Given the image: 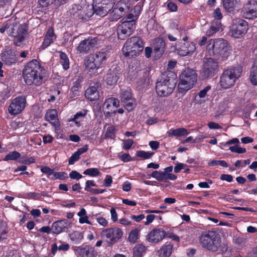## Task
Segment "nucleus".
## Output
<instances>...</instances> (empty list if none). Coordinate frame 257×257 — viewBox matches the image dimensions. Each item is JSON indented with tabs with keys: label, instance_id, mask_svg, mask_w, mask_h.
<instances>
[{
	"label": "nucleus",
	"instance_id": "1",
	"mask_svg": "<svg viewBox=\"0 0 257 257\" xmlns=\"http://www.w3.org/2000/svg\"><path fill=\"white\" fill-rule=\"evenodd\" d=\"M45 69L36 60H33L25 66L23 75L25 83L28 85L39 86L43 82V72Z\"/></svg>",
	"mask_w": 257,
	"mask_h": 257
},
{
	"label": "nucleus",
	"instance_id": "2",
	"mask_svg": "<svg viewBox=\"0 0 257 257\" xmlns=\"http://www.w3.org/2000/svg\"><path fill=\"white\" fill-rule=\"evenodd\" d=\"M141 5L136 6L134 7V14L131 12L122 19L121 23L117 28L118 39L124 40L134 32L136 21L141 12Z\"/></svg>",
	"mask_w": 257,
	"mask_h": 257
},
{
	"label": "nucleus",
	"instance_id": "3",
	"mask_svg": "<svg viewBox=\"0 0 257 257\" xmlns=\"http://www.w3.org/2000/svg\"><path fill=\"white\" fill-rule=\"evenodd\" d=\"M202 247L211 252L221 251V239L219 233L213 230L202 231L198 237Z\"/></svg>",
	"mask_w": 257,
	"mask_h": 257
},
{
	"label": "nucleus",
	"instance_id": "4",
	"mask_svg": "<svg viewBox=\"0 0 257 257\" xmlns=\"http://www.w3.org/2000/svg\"><path fill=\"white\" fill-rule=\"evenodd\" d=\"M177 82L175 74L171 71L164 73L158 80L156 91L160 96H166L170 94L174 90Z\"/></svg>",
	"mask_w": 257,
	"mask_h": 257
},
{
	"label": "nucleus",
	"instance_id": "5",
	"mask_svg": "<svg viewBox=\"0 0 257 257\" xmlns=\"http://www.w3.org/2000/svg\"><path fill=\"white\" fill-rule=\"evenodd\" d=\"M207 49L210 55L218 59L224 60L230 55V46L227 42L223 39L210 40L207 46Z\"/></svg>",
	"mask_w": 257,
	"mask_h": 257
},
{
	"label": "nucleus",
	"instance_id": "6",
	"mask_svg": "<svg viewBox=\"0 0 257 257\" xmlns=\"http://www.w3.org/2000/svg\"><path fill=\"white\" fill-rule=\"evenodd\" d=\"M242 67L239 66L231 67L225 70L220 78V84L223 89H228L234 85L241 76Z\"/></svg>",
	"mask_w": 257,
	"mask_h": 257
},
{
	"label": "nucleus",
	"instance_id": "7",
	"mask_svg": "<svg viewBox=\"0 0 257 257\" xmlns=\"http://www.w3.org/2000/svg\"><path fill=\"white\" fill-rule=\"evenodd\" d=\"M144 48V44L139 37H132L125 42L122 49L125 57L133 58L140 55Z\"/></svg>",
	"mask_w": 257,
	"mask_h": 257
},
{
	"label": "nucleus",
	"instance_id": "8",
	"mask_svg": "<svg viewBox=\"0 0 257 257\" xmlns=\"http://www.w3.org/2000/svg\"><path fill=\"white\" fill-rule=\"evenodd\" d=\"M110 55V51L108 50L100 51L94 54L90 55L85 60V67L89 70L94 71V73H96L98 69L103 67L106 60Z\"/></svg>",
	"mask_w": 257,
	"mask_h": 257
},
{
	"label": "nucleus",
	"instance_id": "9",
	"mask_svg": "<svg viewBox=\"0 0 257 257\" xmlns=\"http://www.w3.org/2000/svg\"><path fill=\"white\" fill-rule=\"evenodd\" d=\"M197 80V74L193 69L186 68L180 76L178 85L179 92L184 93L193 87Z\"/></svg>",
	"mask_w": 257,
	"mask_h": 257
},
{
	"label": "nucleus",
	"instance_id": "10",
	"mask_svg": "<svg viewBox=\"0 0 257 257\" xmlns=\"http://www.w3.org/2000/svg\"><path fill=\"white\" fill-rule=\"evenodd\" d=\"M219 71L218 62L212 58H205L203 60L202 74L205 78L213 77Z\"/></svg>",
	"mask_w": 257,
	"mask_h": 257
},
{
	"label": "nucleus",
	"instance_id": "11",
	"mask_svg": "<svg viewBox=\"0 0 257 257\" xmlns=\"http://www.w3.org/2000/svg\"><path fill=\"white\" fill-rule=\"evenodd\" d=\"M248 30V23L242 19L235 20L231 27L232 36L236 38L242 37Z\"/></svg>",
	"mask_w": 257,
	"mask_h": 257
},
{
	"label": "nucleus",
	"instance_id": "12",
	"mask_svg": "<svg viewBox=\"0 0 257 257\" xmlns=\"http://www.w3.org/2000/svg\"><path fill=\"white\" fill-rule=\"evenodd\" d=\"M89 9L88 6H82L80 5L75 4L72 6V8L70 10L71 15L73 18L76 19H83L85 17H90L91 12L88 13Z\"/></svg>",
	"mask_w": 257,
	"mask_h": 257
},
{
	"label": "nucleus",
	"instance_id": "13",
	"mask_svg": "<svg viewBox=\"0 0 257 257\" xmlns=\"http://www.w3.org/2000/svg\"><path fill=\"white\" fill-rule=\"evenodd\" d=\"M25 97L19 96L15 98L9 107V112L11 115H17L21 113L26 106Z\"/></svg>",
	"mask_w": 257,
	"mask_h": 257
},
{
	"label": "nucleus",
	"instance_id": "14",
	"mask_svg": "<svg viewBox=\"0 0 257 257\" xmlns=\"http://www.w3.org/2000/svg\"><path fill=\"white\" fill-rule=\"evenodd\" d=\"M242 15L244 18L251 19L257 17V2L249 0L242 9Z\"/></svg>",
	"mask_w": 257,
	"mask_h": 257
},
{
	"label": "nucleus",
	"instance_id": "15",
	"mask_svg": "<svg viewBox=\"0 0 257 257\" xmlns=\"http://www.w3.org/2000/svg\"><path fill=\"white\" fill-rule=\"evenodd\" d=\"M77 257H96L97 252L93 247L89 245L73 246Z\"/></svg>",
	"mask_w": 257,
	"mask_h": 257
},
{
	"label": "nucleus",
	"instance_id": "16",
	"mask_svg": "<svg viewBox=\"0 0 257 257\" xmlns=\"http://www.w3.org/2000/svg\"><path fill=\"white\" fill-rule=\"evenodd\" d=\"M101 235L108 239L111 241H116L118 240L122 235L121 230L118 228H110L104 229L101 233Z\"/></svg>",
	"mask_w": 257,
	"mask_h": 257
},
{
	"label": "nucleus",
	"instance_id": "17",
	"mask_svg": "<svg viewBox=\"0 0 257 257\" xmlns=\"http://www.w3.org/2000/svg\"><path fill=\"white\" fill-rule=\"evenodd\" d=\"M97 44L95 38H89L82 41L77 47V50L80 53L86 54Z\"/></svg>",
	"mask_w": 257,
	"mask_h": 257
},
{
	"label": "nucleus",
	"instance_id": "18",
	"mask_svg": "<svg viewBox=\"0 0 257 257\" xmlns=\"http://www.w3.org/2000/svg\"><path fill=\"white\" fill-rule=\"evenodd\" d=\"M72 226V223L66 219H61L54 222L52 225L53 233L58 234L65 231Z\"/></svg>",
	"mask_w": 257,
	"mask_h": 257
},
{
	"label": "nucleus",
	"instance_id": "19",
	"mask_svg": "<svg viewBox=\"0 0 257 257\" xmlns=\"http://www.w3.org/2000/svg\"><path fill=\"white\" fill-rule=\"evenodd\" d=\"M120 75L119 67L112 66L108 71L105 77V81L107 85L112 86L116 83Z\"/></svg>",
	"mask_w": 257,
	"mask_h": 257
},
{
	"label": "nucleus",
	"instance_id": "20",
	"mask_svg": "<svg viewBox=\"0 0 257 257\" xmlns=\"http://www.w3.org/2000/svg\"><path fill=\"white\" fill-rule=\"evenodd\" d=\"M165 238V230L162 228L152 230L147 235L148 240L151 243H158Z\"/></svg>",
	"mask_w": 257,
	"mask_h": 257
},
{
	"label": "nucleus",
	"instance_id": "21",
	"mask_svg": "<svg viewBox=\"0 0 257 257\" xmlns=\"http://www.w3.org/2000/svg\"><path fill=\"white\" fill-rule=\"evenodd\" d=\"M56 39V36L54 33L53 28L52 27L49 28L45 36L41 47L43 49L46 48L53 43Z\"/></svg>",
	"mask_w": 257,
	"mask_h": 257
},
{
	"label": "nucleus",
	"instance_id": "22",
	"mask_svg": "<svg viewBox=\"0 0 257 257\" xmlns=\"http://www.w3.org/2000/svg\"><path fill=\"white\" fill-rule=\"evenodd\" d=\"M165 42L162 38H156L154 42V51L156 57H160L165 51Z\"/></svg>",
	"mask_w": 257,
	"mask_h": 257
},
{
	"label": "nucleus",
	"instance_id": "23",
	"mask_svg": "<svg viewBox=\"0 0 257 257\" xmlns=\"http://www.w3.org/2000/svg\"><path fill=\"white\" fill-rule=\"evenodd\" d=\"M196 49L195 45L193 42L184 43L178 50V53L181 56H187L192 54Z\"/></svg>",
	"mask_w": 257,
	"mask_h": 257
},
{
	"label": "nucleus",
	"instance_id": "24",
	"mask_svg": "<svg viewBox=\"0 0 257 257\" xmlns=\"http://www.w3.org/2000/svg\"><path fill=\"white\" fill-rule=\"evenodd\" d=\"M98 87V84H96V86H92L88 87L85 92V97L90 101L98 99L99 97Z\"/></svg>",
	"mask_w": 257,
	"mask_h": 257
},
{
	"label": "nucleus",
	"instance_id": "25",
	"mask_svg": "<svg viewBox=\"0 0 257 257\" xmlns=\"http://www.w3.org/2000/svg\"><path fill=\"white\" fill-rule=\"evenodd\" d=\"M174 245L171 242H166L158 251L160 257H170L172 253Z\"/></svg>",
	"mask_w": 257,
	"mask_h": 257
},
{
	"label": "nucleus",
	"instance_id": "26",
	"mask_svg": "<svg viewBox=\"0 0 257 257\" xmlns=\"http://www.w3.org/2000/svg\"><path fill=\"white\" fill-rule=\"evenodd\" d=\"M102 6H103L102 4H96L95 2L93 1L92 7L93 12L92 13H91V15L93 13H95L97 15L101 17L106 16L111 10L106 7H103Z\"/></svg>",
	"mask_w": 257,
	"mask_h": 257
},
{
	"label": "nucleus",
	"instance_id": "27",
	"mask_svg": "<svg viewBox=\"0 0 257 257\" xmlns=\"http://www.w3.org/2000/svg\"><path fill=\"white\" fill-rule=\"evenodd\" d=\"M45 119L49 121L55 127H59L58 119L57 118V113L56 110L51 109L48 110L45 114Z\"/></svg>",
	"mask_w": 257,
	"mask_h": 257
},
{
	"label": "nucleus",
	"instance_id": "28",
	"mask_svg": "<svg viewBox=\"0 0 257 257\" xmlns=\"http://www.w3.org/2000/svg\"><path fill=\"white\" fill-rule=\"evenodd\" d=\"M189 134L187 130L185 128H178L177 129H171L167 132L169 137H182L187 136Z\"/></svg>",
	"mask_w": 257,
	"mask_h": 257
},
{
	"label": "nucleus",
	"instance_id": "29",
	"mask_svg": "<svg viewBox=\"0 0 257 257\" xmlns=\"http://www.w3.org/2000/svg\"><path fill=\"white\" fill-rule=\"evenodd\" d=\"M58 243H61L59 245H57V243H53L51 245V252L55 255L58 249L59 250L67 251L69 249V245L68 243H62V241L59 240Z\"/></svg>",
	"mask_w": 257,
	"mask_h": 257
},
{
	"label": "nucleus",
	"instance_id": "30",
	"mask_svg": "<svg viewBox=\"0 0 257 257\" xmlns=\"http://www.w3.org/2000/svg\"><path fill=\"white\" fill-rule=\"evenodd\" d=\"M104 106L106 108L109 110L111 105L115 107H118L119 106V101L118 99L114 97H110L106 99L104 102Z\"/></svg>",
	"mask_w": 257,
	"mask_h": 257
},
{
	"label": "nucleus",
	"instance_id": "31",
	"mask_svg": "<svg viewBox=\"0 0 257 257\" xmlns=\"http://www.w3.org/2000/svg\"><path fill=\"white\" fill-rule=\"evenodd\" d=\"M69 237L71 241L76 243H80L83 238L82 233L78 231H73Z\"/></svg>",
	"mask_w": 257,
	"mask_h": 257
},
{
	"label": "nucleus",
	"instance_id": "32",
	"mask_svg": "<svg viewBox=\"0 0 257 257\" xmlns=\"http://www.w3.org/2000/svg\"><path fill=\"white\" fill-rule=\"evenodd\" d=\"M60 63L62 65L64 70H67L69 68V60L67 55L61 52L60 53Z\"/></svg>",
	"mask_w": 257,
	"mask_h": 257
},
{
	"label": "nucleus",
	"instance_id": "33",
	"mask_svg": "<svg viewBox=\"0 0 257 257\" xmlns=\"http://www.w3.org/2000/svg\"><path fill=\"white\" fill-rule=\"evenodd\" d=\"M249 80L252 85H257V65H255V64L251 69Z\"/></svg>",
	"mask_w": 257,
	"mask_h": 257
},
{
	"label": "nucleus",
	"instance_id": "34",
	"mask_svg": "<svg viewBox=\"0 0 257 257\" xmlns=\"http://www.w3.org/2000/svg\"><path fill=\"white\" fill-rule=\"evenodd\" d=\"M221 23L219 21L212 23L210 28L207 31V35L209 36L213 35L219 31Z\"/></svg>",
	"mask_w": 257,
	"mask_h": 257
},
{
	"label": "nucleus",
	"instance_id": "35",
	"mask_svg": "<svg viewBox=\"0 0 257 257\" xmlns=\"http://www.w3.org/2000/svg\"><path fill=\"white\" fill-rule=\"evenodd\" d=\"M146 249L145 246L138 244L134 248V257H142Z\"/></svg>",
	"mask_w": 257,
	"mask_h": 257
},
{
	"label": "nucleus",
	"instance_id": "36",
	"mask_svg": "<svg viewBox=\"0 0 257 257\" xmlns=\"http://www.w3.org/2000/svg\"><path fill=\"white\" fill-rule=\"evenodd\" d=\"M139 230L135 228L132 230L129 234L128 240L132 243H135L139 238Z\"/></svg>",
	"mask_w": 257,
	"mask_h": 257
},
{
	"label": "nucleus",
	"instance_id": "37",
	"mask_svg": "<svg viewBox=\"0 0 257 257\" xmlns=\"http://www.w3.org/2000/svg\"><path fill=\"white\" fill-rule=\"evenodd\" d=\"M120 98L122 102H126V101L132 99V92L130 89L123 91L120 94Z\"/></svg>",
	"mask_w": 257,
	"mask_h": 257
},
{
	"label": "nucleus",
	"instance_id": "38",
	"mask_svg": "<svg viewBox=\"0 0 257 257\" xmlns=\"http://www.w3.org/2000/svg\"><path fill=\"white\" fill-rule=\"evenodd\" d=\"M151 176L159 181L162 182L166 180V174L163 172L155 171L152 173Z\"/></svg>",
	"mask_w": 257,
	"mask_h": 257
},
{
	"label": "nucleus",
	"instance_id": "39",
	"mask_svg": "<svg viewBox=\"0 0 257 257\" xmlns=\"http://www.w3.org/2000/svg\"><path fill=\"white\" fill-rule=\"evenodd\" d=\"M20 156L21 154L18 152L13 151L7 154L4 159V161L16 160Z\"/></svg>",
	"mask_w": 257,
	"mask_h": 257
},
{
	"label": "nucleus",
	"instance_id": "40",
	"mask_svg": "<svg viewBox=\"0 0 257 257\" xmlns=\"http://www.w3.org/2000/svg\"><path fill=\"white\" fill-rule=\"evenodd\" d=\"M115 0H93L96 4H101L105 7L111 10L115 3Z\"/></svg>",
	"mask_w": 257,
	"mask_h": 257
},
{
	"label": "nucleus",
	"instance_id": "41",
	"mask_svg": "<svg viewBox=\"0 0 257 257\" xmlns=\"http://www.w3.org/2000/svg\"><path fill=\"white\" fill-rule=\"evenodd\" d=\"M10 54L8 53V55L5 58V61L6 64L8 65H11L16 62V55L14 52L10 51Z\"/></svg>",
	"mask_w": 257,
	"mask_h": 257
},
{
	"label": "nucleus",
	"instance_id": "42",
	"mask_svg": "<svg viewBox=\"0 0 257 257\" xmlns=\"http://www.w3.org/2000/svg\"><path fill=\"white\" fill-rule=\"evenodd\" d=\"M154 154L153 152L139 151L137 152L136 156L140 158H143L144 159H148L151 158L153 156Z\"/></svg>",
	"mask_w": 257,
	"mask_h": 257
},
{
	"label": "nucleus",
	"instance_id": "43",
	"mask_svg": "<svg viewBox=\"0 0 257 257\" xmlns=\"http://www.w3.org/2000/svg\"><path fill=\"white\" fill-rule=\"evenodd\" d=\"M133 0H120L117 3L120 6L124 8V10L126 12L128 11L132 4Z\"/></svg>",
	"mask_w": 257,
	"mask_h": 257
},
{
	"label": "nucleus",
	"instance_id": "44",
	"mask_svg": "<svg viewBox=\"0 0 257 257\" xmlns=\"http://www.w3.org/2000/svg\"><path fill=\"white\" fill-rule=\"evenodd\" d=\"M208 166H215L217 165L221 166L223 167H228V164L223 160H212L208 163Z\"/></svg>",
	"mask_w": 257,
	"mask_h": 257
},
{
	"label": "nucleus",
	"instance_id": "45",
	"mask_svg": "<svg viewBox=\"0 0 257 257\" xmlns=\"http://www.w3.org/2000/svg\"><path fill=\"white\" fill-rule=\"evenodd\" d=\"M99 173L97 168H89L85 170L83 174L92 177H95L98 175Z\"/></svg>",
	"mask_w": 257,
	"mask_h": 257
},
{
	"label": "nucleus",
	"instance_id": "46",
	"mask_svg": "<svg viewBox=\"0 0 257 257\" xmlns=\"http://www.w3.org/2000/svg\"><path fill=\"white\" fill-rule=\"evenodd\" d=\"M124 108L128 111H131L135 108V101L132 98L130 100L126 101V102H122Z\"/></svg>",
	"mask_w": 257,
	"mask_h": 257
},
{
	"label": "nucleus",
	"instance_id": "47",
	"mask_svg": "<svg viewBox=\"0 0 257 257\" xmlns=\"http://www.w3.org/2000/svg\"><path fill=\"white\" fill-rule=\"evenodd\" d=\"M67 178V173L65 172H54L53 176L51 177V179L52 180H55L56 179H59L61 180H64L65 178Z\"/></svg>",
	"mask_w": 257,
	"mask_h": 257
},
{
	"label": "nucleus",
	"instance_id": "48",
	"mask_svg": "<svg viewBox=\"0 0 257 257\" xmlns=\"http://www.w3.org/2000/svg\"><path fill=\"white\" fill-rule=\"evenodd\" d=\"M222 2L224 8L228 11H231L234 6V0H222Z\"/></svg>",
	"mask_w": 257,
	"mask_h": 257
},
{
	"label": "nucleus",
	"instance_id": "49",
	"mask_svg": "<svg viewBox=\"0 0 257 257\" xmlns=\"http://www.w3.org/2000/svg\"><path fill=\"white\" fill-rule=\"evenodd\" d=\"M25 40V37L24 35H17V36H15V39L14 40V43L15 45L18 46H20L23 42Z\"/></svg>",
	"mask_w": 257,
	"mask_h": 257
},
{
	"label": "nucleus",
	"instance_id": "50",
	"mask_svg": "<svg viewBox=\"0 0 257 257\" xmlns=\"http://www.w3.org/2000/svg\"><path fill=\"white\" fill-rule=\"evenodd\" d=\"M133 144L134 141L133 140L127 139L123 141L122 147L124 150H127L131 148Z\"/></svg>",
	"mask_w": 257,
	"mask_h": 257
},
{
	"label": "nucleus",
	"instance_id": "51",
	"mask_svg": "<svg viewBox=\"0 0 257 257\" xmlns=\"http://www.w3.org/2000/svg\"><path fill=\"white\" fill-rule=\"evenodd\" d=\"M115 127L111 125L107 128V131L105 134L106 138H112L114 136Z\"/></svg>",
	"mask_w": 257,
	"mask_h": 257
},
{
	"label": "nucleus",
	"instance_id": "52",
	"mask_svg": "<svg viewBox=\"0 0 257 257\" xmlns=\"http://www.w3.org/2000/svg\"><path fill=\"white\" fill-rule=\"evenodd\" d=\"M229 150L232 152H235L237 153H244L246 152V149L244 148H241L238 145H235L234 146L230 147Z\"/></svg>",
	"mask_w": 257,
	"mask_h": 257
},
{
	"label": "nucleus",
	"instance_id": "53",
	"mask_svg": "<svg viewBox=\"0 0 257 257\" xmlns=\"http://www.w3.org/2000/svg\"><path fill=\"white\" fill-rule=\"evenodd\" d=\"M119 13H120V12L118 11V8L115 6L111 13L113 17V19L118 20L122 17V15Z\"/></svg>",
	"mask_w": 257,
	"mask_h": 257
},
{
	"label": "nucleus",
	"instance_id": "54",
	"mask_svg": "<svg viewBox=\"0 0 257 257\" xmlns=\"http://www.w3.org/2000/svg\"><path fill=\"white\" fill-rule=\"evenodd\" d=\"M86 114V112H84V113L82 112H77L76 114L74 115L72 120L75 122L77 126H79L80 125V121H78L77 120L80 117H84Z\"/></svg>",
	"mask_w": 257,
	"mask_h": 257
},
{
	"label": "nucleus",
	"instance_id": "55",
	"mask_svg": "<svg viewBox=\"0 0 257 257\" xmlns=\"http://www.w3.org/2000/svg\"><path fill=\"white\" fill-rule=\"evenodd\" d=\"M41 170L43 173L47 174L48 177L50 178L51 177H52V176H53V174L54 173V170L48 167H42Z\"/></svg>",
	"mask_w": 257,
	"mask_h": 257
},
{
	"label": "nucleus",
	"instance_id": "56",
	"mask_svg": "<svg viewBox=\"0 0 257 257\" xmlns=\"http://www.w3.org/2000/svg\"><path fill=\"white\" fill-rule=\"evenodd\" d=\"M96 219L97 220V222L103 227H105L108 224V221L106 220V219L103 217L97 216L96 215Z\"/></svg>",
	"mask_w": 257,
	"mask_h": 257
},
{
	"label": "nucleus",
	"instance_id": "57",
	"mask_svg": "<svg viewBox=\"0 0 257 257\" xmlns=\"http://www.w3.org/2000/svg\"><path fill=\"white\" fill-rule=\"evenodd\" d=\"M80 155L77 153V152H75L72 156L70 158L69 160V164L73 165L75 163L76 161L79 160Z\"/></svg>",
	"mask_w": 257,
	"mask_h": 257
},
{
	"label": "nucleus",
	"instance_id": "58",
	"mask_svg": "<svg viewBox=\"0 0 257 257\" xmlns=\"http://www.w3.org/2000/svg\"><path fill=\"white\" fill-rule=\"evenodd\" d=\"M213 17L214 18L218 20L217 21L220 20L222 18V15L221 13V10L219 8L216 9L213 12Z\"/></svg>",
	"mask_w": 257,
	"mask_h": 257
},
{
	"label": "nucleus",
	"instance_id": "59",
	"mask_svg": "<svg viewBox=\"0 0 257 257\" xmlns=\"http://www.w3.org/2000/svg\"><path fill=\"white\" fill-rule=\"evenodd\" d=\"M7 227L6 222L0 221V236L7 233Z\"/></svg>",
	"mask_w": 257,
	"mask_h": 257
},
{
	"label": "nucleus",
	"instance_id": "60",
	"mask_svg": "<svg viewBox=\"0 0 257 257\" xmlns=\"http://www.w3.org/2000/svg\"><path fill=\"white\" fill-rule=\"evenodd\" d=\"M69 177L72 179H79L82 177V175L76 171H72L69 174Z\"/></svg>",
	"mask_w": 257,
	"mask_h": 257
},
{
	"label": "nucleus",
	"instance_id": "61",
	"mask_svg": "<svg viewBox=\"0 0 257 257\" xmlns=\"http://www.w3.org/2000/svg\"><path fill=\"white\" fill-rule=\"evenodd\" d=\"M17 23L16 22L10 23H9V26L8 30L10 33V34H14L15 33V28L17 27Z\"/></svg>",
	"mask_w": 257,
	"mask_h": 257
},
{
	"label": "nucleus",
	"instance_id": "62",
	"mask_svg": "<svg viewBox=\"0 0 257 257\" xmlns=\"http://www.w3.org/2000/svg\"><path fill=\"white\" fill-rule=\"evenodd\" d=\"M119 158L124 162H127L131 160V157L128 154H122L121 155L119 154Z\"/></svg>",
	"mask_w": 257,
	"mask_h": 257
},
{
	"label": "nucleus",
	"instance_id": "63",
	"mask_svg": "<svg viewBox=\"0 0 257 257\" xmlns=\"http://www.w3.org/2000/svg\"><path fill=\"white\" fill-rule=\"evenodd\" d=\"M112 182V178L110 175H106L104 180V186L105 187H109Z\"/></svg>",
	"mask_w": 257,
	"mask_h": 257
},
{
	"label": "nucleus",
	"instance_id": "64",
	"mask_svg": "<svg viewBox=\"0 0 257 257\" xmlns=\"http://www.w3.org/2000/svg\"><path fill=\"white\" fill-rule=\"evenodd\" d=\"M27 31V27L26 25H22L19 27L18 30V35H22L26 34Z\"/></svg>",
	"mask_w": 257,
	"mask_h": 257
}]
</instances>
